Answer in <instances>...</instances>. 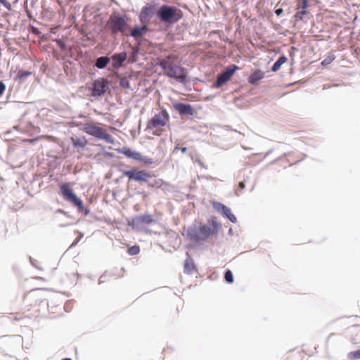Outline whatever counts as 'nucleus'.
I'll return each instance as SVG.
<instances>
[{"label":"nucleus","instance_id":"27","mask_svg":"<svg viewBox=\"0 0 360 360\" xmlns=\"http://www.w3.org/2000/svg\"><path fill=\"white\" fill-rule=\"evenodd\" d=\"M120 85L122 87V88H124V89H129L130 88V83L129 82V80L124 77V78H122L120 81Z\"/></svg>","mask_w":360,"mask_h":360},{"label":"nucleus","instance_id":"21","mask_svg":"<svg viewBox=\"0 0 360 360\" xmlns=\"http://www.w3.org/2000/svg\"><path fill=\"white\" fill-rule=\"evenodd\" d=\"M195 269V265L193 260L187 259L184 263V271L187 274H191Z\"/></svg>","mask_w":360,"mask_h":360},{"label":"nucleus","instance_id":"13","mask_svg":"<svg viewBox=\"0 0 360 360\" xmlns=\"http://www.w3.org/2000/svg\"><path fill=\"white\" fill-rule=\"evenodd\" d=\"M155 7L153 5H146L140 13V20L143 23H147L154 14Z\"/></svg>","mask_w":360,"mask_h":360},{"label":"nucleus","instance_id":"18","mask_svg":"<svg viewBox=\"0 0 360 360\" xmlns=\"http://www.w3.org/2000/svg\"><path fill=\"white\" fill-rule=\"evenodd\" d=\"M146 31L147 26L146 25L142 27H135L131 31V35L135 39H137L139 37H141L143 34H145Z\"/></svg>","mask_w":360,"mask_h":360},{"label":"nucleus","instance_id":"33","mask_svg":"<svg viewBox=\"0 0 360 360\" xmlns=\"http://www.w3.org/2000/svg\"><path fill=\"white\" fill-rule=\"evenodd\" d=\"M179 150H180V151H181L182 153H186L187 150V148H186V147L179 148V146H176L174 148V153L177 152Z\"/></svg>","mask_w":360,"mask_h":360},{"label":"nucleus","instance_id":"3","mask_svg":"<svg viewBox=\"0 0 360 360\" xmlns=\"http://www.w3.org/2000/svg\"><path fill=\"white\" fill-rule=\"evenodd\" d=\"M157 15L162 22L174 24L183 18V12L175 6L162 5L158 9Z\"/></svg>","mask_w":360,"mask_h":360},{"label":"nucleus","instance_id":"7","mask_svg":"<svg viewBox=\"0 0 360 360\" xmlns=\"http://www.w3.org/2000/svg\"><path fill=\"white\" fill-rule=\"evenodd\" d=\"M60 193L65 200L77 207L79 211L84 210L83 202L76 195L69 184L64 183L60 186Z\"/></svg>","mask_w":360,"mask_h":360},{"label":"nucleus","instance_id":"14","mask_svg":"<svg viewBox=\"0 0 360 360\" xmlns=\"http://www.w3.org/2000/svg\"><path fill=\"white\" fill-rule=\"evenodd\" d=\"M309 0H296V13L295 17L302 20L306 15V9L308 7Z\"/></svg>","mask_w":360,"mask_h":360},{"label":"nucleus","instance_id":"28","mask_svg":"<svg viewBox=\"0 0 360 360\" xmlns=\"http://www.w3.org/2000/svg\"><path fill=\"white\" fill-rule=\"evenodd\" d=\"M335 59V57L334 56H329L326 58H325L322 62H321V64L323 65H328L329 64H330Z\"/></svg>","mask_w":360,"mask_h":360},{"label":"nucleus","instance_id":"26","mask_svg":"<svg viewBox=\"0 0 360 360\" xmlns=\"http://www.w3.org/2000/svg\"><path fill=\"white\" fill-rule=\"evenodd\" d=\"M224 278L226 281L229 283H231L233 282V276L231 270H227L226 271Z\"/></svg>","mask_w":360,"mask_h":360},{"label":"nucleus","instance_id":"20","mask_svg":"<svg viewBox=\"0 0 360 360\" xmlns=\"http://www.w3.org/2000/svg\"><path fill=\"white\" fill-rule=\"evenodd\" d=\"M136 220L138 223L147 224H150L153 221V216L148 214L139 216V217H137Z\"/></svg>","mask_w":360,"mask_h":360},{"label":"nucleus","instance_id":"24","mask_svg":"<svg viewBox=\"0 0 360 360\" xmlns=\"http://www.w3.org/2000/svg\"><path fill=\"white\" fill-rule=\"evenodd\" d=\"M347 357L350 360L360 359V349L348 353Z\"/></svg>","mask_w":360,"mask_h":360},{"label":"nucleus","instance_id":"30","mask_svg":"<svg viewBox=\"0 0 360 360\" xmlns=\"http://www.w3.org/2000/svg\"><path fill=\"white\" fill-rule=\"evenodd\" d=\"M0 3L8 11L11 10V5L7 0H0Z\"/></svg>","mask_w":360,"mask_h":360},{"label":"nucleus","instance_id":"31","mask_svg":"<svg viewBox=\"0 0 360 360\" xmlns=\"http://www.w3.org/2000/svg\"><path fill=\"white\" fill-rule=\"evenodd\" d=\"M30 75V72H25V71H19L18 72V77L20 79L23 78L25 77H27Z\"/></svg>","mask_w":360,"mask_h":360},{"label":"nucleus","instance_id":"36","mask_svg":"<svg viewBox=\"0 0 360 360\" xmlns=\"http://www.w3.org/2000/svg\"><path fill=\"white\" fill-rule=\"evenodd\" d=\"M283 13V9L282 8H278L275 11V13L277 15H280L281 13Z\"/></svg>","mask_w":360,"mask_h":360},{"label":"nucleus","instance_id":"25","mask_svg":"<svg viewBox=\"0 0 360 360\" xmlns=\"http://www.w3.org/2000/svg\"><path fill=\"white\" fill-rule=\"evenodd\" d=\"M140 252V248L139 245H134L128 249V253L130 255H136Z\"/></svg>","mask_w":360,"mask_h":360},{"label":"nucleus","instance_id":"8","mask_svg":"<svg viewBox=\"0 0 360 360\" xmlns=\"http://www.w3.org/2000/svg\"><path fill=\"white\" fill-rule=\"evenodd\" d=\"M116 151L118 153L123 154L127 158L141 162L144 164H151L152 160L147 157L143 156L140 153L131 150L129 148L124 147L122 148H117Z\"/></svg>","mask_w":360,"mask_h":360},{"label":"nucleus","instance_id":"35","mask_svg":"<svg viewBox=\"0 0 360 360\" xmlns=\"http://www.w3.org/2000/svg\"><path fill=\"white\" fill-rule=\"evenodd\" d=\"M41 138H46L48 139H51L52 137L49 136H40L39 138H37V139H29V140H27V141L30 142V143H33L34 141H36L37 139H41Z\"/></svg>","mask_w":360,"mask_h":360},{"label":"nucleus","instance_id":"1","mask_svg":"<svg viewBox=\"0 0 360 360\" xmlns=\"http://www.w3.org/2000/svg\"><path fill=\"white\" fill-rule=\"evenodd\" d=\"M209 226L200 224L198 227H191L187 232L189 239L194 242L205 241L211 236L216 235L218 233L219 224L217 223L215 217L209 220Z\"/></svg>","mask_w":360,"mask_h":360},{"label":"nucleus","instance_id":"9","mask_svg":"<svg viewBox=\"0 0 360 360\" xmlns=\"http://www.w3.org/2000/svg\"><path fill=\"white\" fill-rule=\"evenodd\" d=\"M237 70H239V68L236 65H231L227 67L224 72L218 75L216 86L220 87L224 84L231 78Z\"/></svg>","mask_w":360,"mask_h":360},{"label":"nucleus","instance_id":"29","mask_svg":"<svg viewBox=\"0 0 360 360\" xmlns=\"http://www.w3.org/2000/svg\"><path fill=\"white\" fill-rule=\"evenodd\" d=\"M0 3L8 11L11 10V5L7 0H0Z\"/></svg>","mask_w":360,"mask_h":360},{"label":"nucleus","instance_id":"2","mask_svg":"<svg viewBox=\"0 0 360 360\" xmlns=\"http://www.w3.org/2000/svg\"><path fill=\"white\" fill-rule=\"evenodd\" d=\"M176 56L169 55L160 60L158 65L162 68L166 76L174 78L179 82L184 83L186 81V70L176 63Z\"/></svg>","mask_w":360,"mask_h":360},{"label":"nucleus","instance_id":"16","mask_svg":"<svg viewBox=\"0 0 360 360\" xmlns=\"http://www.w3.org/2000/svg\"><path fill=\"white\" fill-rule=\"evenodd\" d=\"M127 55L125 52L116 53L112 56V65L115 69H118L122 66L123 63L126 60Z\"/></svg>","mask_w":360,"mask_h":360},{"label":"nucleus","instance_id":"19","mask_svg":"<svg viewBox=\"0 0 360 360\" xmlns=\"http://www.w3.org/2000/svg\"><path fill=\"white\" fill-rule=\"evenodd\" d=\"M109 62V58L106 56H102L97 58L95 65L99 69H103L106 67Z\"/></svg>","mask_w":360,"mask_h":360},{"label":"nucleus","instance_id":"34","mask_svg":"<svg viewBox=\"0 0 360 360\" xmlns=\"http://www.w3.org/2000/svg\"><path fill=\"white\" fill-rule=\"evenodd\" d=\"M5 90H6L5 84L2 82L0 81V96L1 95H3V94L4 93Z\"/></svg>","mask_w":360,"mask_h":360},{"label":"nucleus","instance_id":"37","mask_svg":"<svg viewBox=\"0 0 360 360\" xmlns=\"http://www.w3.org/2000/svg\"><path fill=\"white\" fill-rule=\"evenodd\" d=\"M239 187H240L241 189L244 188H245V184H244V182H240V184H239Z\"/></svg>","mask_w":360,"mask_h":360},{"label":"nucleus","instance_id":"32","mask_svg":"<svg viewBox=\"0 0 360 360\" xmlns=\"http://www.w3.org/2000/svg\"><path fill=\"white\" fill-rule=\"evenodd\" d=\"M57 44L58 46L62 49L65 50L66 49L65 44L62 40H57Z\"/></svg>","mask_w":360,"mask_h":360},{"label":"nucleus","instance_id":"38","mask_svg":"<svg viewBox=\"0 0 360 360\" xmlns=\"http://www.w3.org/2000/svg\"><path fill=\"white\" fill-rule=\"evenodd\" d=\"M62 360H71L70 358H65V359H63Z\"/></svg>","mask_w":360,"mask_h":360},{"label":"nucleus","instance_id":"11","mask_svg":"<svg viewBox=\"0 0 360 360\" xmlns=\"http://www.w3.org/2000/svg\"><path fill=\"white\" fill-rule=\"evenodd\" d=\"M108 81L103 78H100L94 82V87L91 95L93 96H100L104 94L108 86Z\"/></svg>","mask_w":360,"mask_h":360},{"label":"nucleus","instance_id":"4","mask_svg":"<svg viewBox=\"0 0 360 360\" xmlns=\"http://www.w3.org/2000/svg\"><path fill=\"white\" fill-rule=\"evenodd\" d=\"M102 126V124L98 122H87L82 124V130L86 134L103 139L108 143H114V139Z\"/></svg>","mask_w":360,"mask_h":360},{"label":"nucleus","instance_id":"17","mask_svg":"<svg viewBox=\"0 0 360 360\" xmlns=\"http://www.w3.org/2000/svg\"><path fill=\"white\" fill-rule=\"evenodd\" d=\"M265 76L264 72L260 70H255L249 76L248 80L250 84L257 85Z\"/></svg>","mask_w":360,"mask_h":360},{"label":"nucleus","instance_id":"10","mask_svg":"<svg viewBox=\"0 0 360 360\" xmlns=\"http://www.w3.org/2000/svg\"><path fill=\"white\" fill-rule=\"evenodd\" d=\"M123 174L129 179L136 181H147L150 177V174L148 172L144 170L139 171L134 168L131 170L124 171Z\"/></svg>","mask_w":360,"mask_h":360},{"label":"nucleus","instance_id":"15","mask_svg":"<svg viewBox=\"0 0 360 360\" xmlns=\"http://www.w3.org/2000/svg\"><path fill=\"white\" fill-rule=\"evenodd\" d=\"M214 207L217 210L221 211L231 222L236 223L237 221V219L235 215L232 214L231 210L224 205L221 202H217L214 204Z\"/></svg>","mask_w":360,"mask_h":360},{"label":"nucleus","instance_id":"12","mask_svg":"<svg viewBox=\"0 0 360 360\" xmlns=\"http://www.w3.org/2000/svg\"><path fill=\"white\" fill-rule=\"evenodd\" d=\"M174 108L180 115H194L195 114V109L190 104H186L183 103H176L174 104Z\"/></svg>","mask_w":360,"mask_h":360},{"label":"nucleus","instance_id":"5","mask_svg":"<svg viewBox=\"0 0 360 360\" xmlns=\"http://www.w3.org/2000/svg\"><path fill=\"white\" fill-rule=\"evenodd\" d=\"M169 122V115L165 110L155 114L148 122V128L154 129L153 134L160 136L164 131L163 127L167 126Z\"/></svg>","mask_w":360,"mask_h":360},{"label":"nucleus","instance_id":"23","mask_svg":"<svg viewBox=\"0 0 360 360\" xmlns=\"http://www.w3.org/2000/svg\"><path fill=\"white\" fill-rule=\"evenodd\" d=\"M72 143L76 148H84L86 145V141L79 139H72Z\"/></svg>","mask_w":360,"mask_h":360},{"label":"nucleus","instance_id":"22","mask_svg":"<svg viewBox=\"0 0 360 360\" xmlns=\"http://www.w3.org/2000/svg\"><path fill=\"white\" fill-rule=\"evenodd\" d=\"M287 60L288 59L285 56H281L272 66L271 70L273 72L278 71L281 68V65L287 61Z\"/></svg>","mask_w":360,"mask_h":360},{"label":"nucleus","instance_id":"6","mask_svg":"<svg viewBox=\"0 0 360 360\" xmlns=\"http://www.w3.org/2000/svg\"><path fill=\"white\" fill-rule=\"evenodd\" d=\"M106 26L113 34L120 32L124 34L128 30L127 18L125 16L112 14L110 16Z\"/></svg>","mask_w":360,"mask_h":360}]
</instances>
